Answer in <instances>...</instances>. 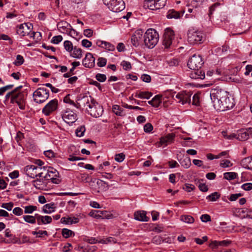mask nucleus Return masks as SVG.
Masks as SVG:
<instances>
[{
    "label": "nucleus",
    "instance_id": "1",
    "mask_svg": "<svg viewBox=\"0 0 252 252\" xmlns=\"http://www.w3.org/2000/svg\"><path fill=\"white\" fill-rule=\"evenodd\" d=\"M210 95L214 108L218 111L231 109L235 105L234 99L229 97L228 92L222 89H212Z\"/></svg>",
    "mask_w": 252,
    "mask_h": 252
},
{
    "label": "nucleus",
    "instance_id": "2",
    "mask_svg": "<svg viewBox=\"0 0 252 252\" xmlns=\"http://www.w3.org/2000/svg\"><path fill=\"white\" fill-rule=\"evenodd\" d=\"M159 36L157 31L153 29L147 30L144 35V42L146 46L149 48H154L158 43Z\"/></svg>",
    "mask_w": 252,
    "mask_h": 252
},
{
    "label": "nucleus",
    "instance_id": "3",
    "mask_svg": "<svg viewBox=\"0 0 252 252\" xmlns=\"http://www.w3.org/2000/svg\"><path fill=\"white\" fill-rule=\"evenodd\" d=\"M203 33L193 28L189 29L188 32V41L190 44H201L203 42Z\"/></svg>",
    "mask_w": 252,
    "mask_h": 252
},
{
    "label": "nucleus",
    "instance_id": "4",
    "mask_svg": "<svg viewBox=\"0 0 252 252\" xmlns=\"http://www.w3.org/2000/svg\"><path fill=\"white\" fill-rule=\"evenodd\" d=\"M32 96L35 102L43 103L49 98V91L43 87L39 88L33 92Z\"/></svg>",
    "mask_w": 252,
    "mask_h": 252
},
{
    "label": "nucleus",
    "instance_id": "5",
    "mask_svg": "<svg viewBox=\"0 0 252 252\" xmlns=\"http://www.w3.org/2000/svg\"><path fill=\"white\" fill-rule=\"evenodd\" d=\"M103 1L104 4L114 12H119L125 8V3L123 0H103Z\"/></svg>",
    "mask_w": 252,
    "mask_h": 252
},
{
    "label": "nucleus",
    "instance_id": "6",
    "mask_svg": "<svg viewBox=\"0 0 252 252\" xmlns=\"http://www.w3.org/2000/svg\"><path fill=\"white\" fill-rule=\"evenodd\" d=\"M166 3V0H145L143 7L145 9L155 10L164 7Z\"/></svg>",
    "mask_w": 252,
    "mask_h": 252
},
{
    "label": "nucleus",
    "instance_id": "7",
    "mask_svg": "<svg viewBox=\"0 0 252 252\" xmlns=\"http://www.w3.org/2000/svg\"><path fill=\"white\" fill-rule=\"evenodd\" d=\"M94 99L90 95L80 94L77 96L76 107L80 109H86V110L90 104H91L92 101Z\"/></svg>",
    "mask_w": 252,
    "mask_h": 252
},
{
    "label": "nucleus",
    "instance_id": "8",
    "mask_svg": "<svg viewBox=\"0 0 252 252\" xmlns=\"http://www.w3.org/2000/svg\"><path fill=\"white\" fill-rule=\"evenodd\" d=\"M86 111L92 116L95 118L101 116L103 113V109L102 106L98 104L94 99L90 104Z\"/></svg>",
    "mask_w": 252,
    "mask_h": 252
},
{
    "label": "nucleus",
    "instance_id": "9",
    "mask_svg": "<svg viewBox=\"0 0 252 252\" xmlns=\"http://www.w3.org/2000/svg\"><path fill=\"white\" fill-rule=\"evenodd\" d=\"M26 94L24 92H15L13 94L11 98V103H17L19 108L24 110L25 108Z\"/></svg>",
    "mask_w": 252,
    "mask_h": 252
},
{
    "label": "nucleus",
    "instance_id": "10",
    "mask_svg": "<svg viewBox=\"0 0 252 252\" xmlns=\"http://www.w3.org/2000/svg\"><path fill=\"white\" fill-rule=\"evenodd\" d=\"M191 95L190 92L183 91L173 95V98L177 103L184 105L190 103Z\"/></svg>",
    "mask_w": 252,
    "mask_h": 252
},
{
    "label": "nucleus",
    "instance_id": "11",
    "mask_svg": "<svg viewBox=\"0 0 252 252\" xmlns=\"http://www.w3.org/2000/svg\"><path fill=\"white\" fill-rule=\"evenodd\" d=\"M203 62L201 56L194 54L189 60L188 66L190 69L201 68Z\"/></svg>",
    "mask_w": 252,
    "mask_h": 252
},
{
    "label": "nucleus",
    "instance_id": "12",
    "mask_svg": "<svg viewBox=\"0 0 252 252\" xmlns=\"http://www.w3.org/2000/svg\"><path fill=\"white\" fill-rule=\"evenodd\" d=\"M174 38V33L173 31L170 29L167 28L164 32L163 36L162 44L165 48H169L172 44V40Z\"/></svg>",
    "mask_w": 252,
    "mask_h": 252
},
{
    "label": "nucleus",
    "instance_id": "13",
    "mask_svg": "<svg viewBox=\"0 0 252 252\" xmlns=\"http://www.w3.org/2000/svg\"><path fill=\"white\" fill-rule=\"evenodd\" d=\"M58 106V101L56 99L50 101L43 108L42 113L46 116L50 115L52 113L55 111Z\"/></svg>",
    "mask_w": 252,
    "mask_h": 252
},
{
    "label": "nucleus",
    "instance_id": "14",
    "mask_svg": "<svg viewBox=\"0 0 252 252\" xmlns=\"http://www.w3.org/2000/svg\"><path fill=\"white\" fill-rule=\"evenodd\" d=\"M48 173L47 175L45 176L46 180H51L53 183L58 184L61 182V180L59 178V172L55 169L52 167L49 166L47 170Z\"/></svg>",
    "mask_w": 252,
    "mask_h": 252
},
{
    "label": "nucleus",
    "instance_id": "15",
    "mask_svg": "<svg viewBox=\"0 0 252 252\" xmlns=\"http://www.w3.org/2000/svg\"><path fill=\"white\" fill-rule=\"evenodd\" d=\"M32 29V24L24 23L20 25L17 29L16 32L21 36L30 34Z\"/></svg>",
    "mask_w": 252,
    "mask_h": 252
},
{
    "label": "nucleus",
    "instance_id": "16",
    "mask_svg": "<svg viewBox=\"0 0 252 252\" xmlns=\"http://www.w3.org/2000/svg\"><path fill=\"white\" fill-rule=\"evenodd\" d=\"M64 121L68 124H72L77 120V115L72 110H66L62 115Z\"/></svg>",
    "mask_w": 252,
    "mask_h": 252
},
{
    "label": "nucleus",
    "instance_id": "17",
    "mask_svg": "<svg viewBox=\"0 0 252 252\" xmlns=\"http://www.w3.org/2000/svg\"><path fill=\"white\" fill-rule=\"evenodd\" d=\"M41 170V167H37L33 165H27L25 168L26 174L32 178H37L38 173Z\"/></svg>",
    "mask_w": 252,
    "mask_h": 252
},
{
    "label": "nucleus",
    "instance_id": "18",
    "mask_svg": "<svg viewBox=\"0 0 252 252\" xmlns=\"http://www.w3.org/2000/svg\"><path fill=\"white\" fill-rule=\"evenodd\" d=\"M82 64L85 67L93 68L95 65V58L91 53H87L83 60Z\"/></svg>",
    "mask_w": 252,
    "mask_h": 252
},
{
    "label": "nucleus",
    "instance_id": "19",
    "mask_svg": "<svg viewBox=\"0 0 252 252\" xmlns=\"http://www.w3.org/2000/svg\"><path fill=\"white\" fill-rule=\"evenodd\" d=\"M143 31L141 30H137L132 35L131 41L132 45L135 47L138 46L142 40Z\"/></svg>",
    "mask_w": 252,
    "mask_h": 252
},
{
    "label": "nucleus",
    "instance_id": "20",
    "mask_svg": "<svg viewBox=\"0 0 252 252\" xmlns=\"http://www.w3.org/2000/svg\"><path fill=\"white\" fill-rule=\"evenodd\" d=\"M47 180H44V178H37L36 179L32 181V185L37 189H45L47 187L48 183Z\"/></svg>",
    "mask_w": 252,
    "mask_h": 252
},
{
    "label": "nucleus",
    "instance_id": "21",
    "mask_svg": "<svg viewBox=\"0 0 252 252\" xmlns=\"http://www.w3.org/2000/svg\"><path fill=\"white\" fill-rule=\"evenodd\" d=\"M175 137V133H169L164 136L160 137L159 140V144L160 145H164L165 146H167L168 144H170L173 142Z\"/></svg>",
    "mask_w": 252,
    "mask_h": 252
},
{
    "label": "nucleus",
    "instance_id": "22",
    "mask_svg": "<svg viewBox=\"0 0 252 252\" xmlns=\"http://www.w3.org/2000/svg\"><path fill=\"white\" fill-rule=\"evenodd\" d=\"M192 70V71L190 73V78L194 79H203L205 78V72L201 68Z\"/></svg>",
    "mask_w": 252,
    "mask_h": 252
},
{
    "label": "nucleus",
    "instance_id": "23",
    "mask_svg": "<svg viewBox=\"0 0 252 252\" xmlns=\"http://www.w3.org/2000/svg\"><path fill=\"white\" fill-rule=\"evenodd\" d=\"M36 217L37 218V222L38 225L50 223L52 220L51 217L48 216H42L36 214Z\"/></svg>",
    "mask_w": 252,
    "mask_h": 252
},
{
    "label": "nucleus",
    "instance_id": "24",
    "mask_svg": "<svg viewBox=\"0 0 252 252\" xmlns=\"http://www.w3.org/2000/svg\"><path fill=\"white\" fill-rule=\"evenodd\" d=\"M134 219L141 221H148L149 218L146 216V212L144 211H137L134 213Z\"/></svg>",
    "mask_w": 252,
    "mask_h": 252
},
{
    "label": "nucleus",
    "instance_id": "25",
    "mask_svg": "<svg viewBox=\"0 0 252 252\" xmlns=\"http://www.w3.org/2000/svg\"><path fill=\"white\" fill-rule=\"evenodd\" d=\"M249 138L248 131L245 129H241L237 134V139L240 141H246Z\"/></svg>",
    "mask_w": 252,
    "mask_h": 252
},
{
    "label": "nucleus",
    "instance_id": "26",
    "mask_svg": "<svg viewBox=\"0 0 252 252\" xmlns=\"http://www.w3.org/2000/svg\"><path fill=\"white\" fill-rule=\"evenodd\" d=\"M103 213H106V212H102L100 210H94L90 212L89 215L90 216L93 217L95 218H101L103 219H108L109 217L108 216H103Z\"/></svg>",
    "mask_w": 252,
    "mask_h": 252
},
{
    "label": "nucleus",
    "instance_id": "27",
    "mask_svg": "<svg viewBox=\"0 0 252 252\" xmlns=\"http://www.w3.org/2000/svg\"><path fill=\"white\" fill-rule=\"evenodd\" d=\"M181 15H182L183 14H182L179 11H176L172 9L168 11L166 17L168 19H178L181 17Z\"/></svg>",
    "mask_w": 252,
    "mask_h": 252
},
{
    "label": "nucleus",
    "instance_id": "28",
    "mask_svg": "<svg viewBox=\"0 0 252 252\" xmlns=\"http://www.w3.org/2000/svg\"><path fill=\"white\" fill-rule=\"evenodd\" d=\"M241 164L244 168L252 170V156L244 158L243 160H242Z\"/></svg>",
    "mask_w": 252,
    "mask_h": 252
},
{
    "label": "nucleus",
    "instance_id": "29",
    "mask_svg": "<svg viewBox=\"0 0 252 252\" xmlns=\"http://www.w3.org/2000/svg\"><path fill=\"white\" fill-rule=\"evenodd\" d=\"M70 56L76 59H81L82 57V50L76 46L74 47L72 51L70 52Z\"/></svg>",
    "mask_w": 252,
    "mask_h": 252
},
{
    "label": "nucleus",
    "instance_id": "30",
    "mask_svg": "<svg viewBox=\"0 0 252 252\" xmlns=\"http://www.w3.org/2000/svg\"><path fill=\"white\" fill-rule=\"evenodd\" d=\"M161 97L159 95H157L151 100L149 101L148 103L154 107H158L161 102Z\"/></svg>",
    "mask_w": 252,
    "mask_h": 252
},
{
    "label": "nucleus",
    "instance_id": "31",
    "mask_svg": "<svg viewBox=\"0 0 252 252\" xmlns=\"http://www.w3.org/2000/svg\"><path fill=\"white\" fill-rule=\"evenodd\" d=\"M61 221L63 223L73 224L78 222L79 219L75 217H63L61 220Z\"/></svg>",
    "mask_w": 252,
    "mask_h": 252
},
{
    "label": "nucleus",
    "instance_id": "32",
    "mask_svg": "<svg viewBox=\"0 0 252 252\" xmlns=\"http://www.w3.org/2000/svg\"><path fill=\"white\" fill-rule=\"evenodd\" d=\"M55 208V204L54 203H49L43 206L42 210L45 213L50 214L54 211Z\"/></svg>",
    "mask_w": 252,
    "mask_h": 252
},
{
    "label": "nucleus",
    "instance_id": "33",
    "mask_svg": "<svg viewBox=\"0 0 252 252\" xmlns=\"http://www.w3.org/2000/svg\"><path fill=\"white\" fill-rule=\"evenodd\" d=\"M230 244V242L227 241H213L210 244V247L212 248H215L219 246H227Z\"/></svg>",
    "mask_w": 252,
    "mask_h": 252
},
{
    "label": "nucleus",
    "instance_id": "34",
    "mask_svg": "<svg viewBox=\"0 0 252 252\" xmlns=\"http://www.w3.org/2000/svg\"><path fill=\"white\" fill-rule=\"evenodd\" d=\"M135 96L142 99H149L152 96V93L149 92H140Z\"/></svg>",
    "mask_w": 252,
    "mask_h": 252
},
{
    "label": "nucleus",
    "instance_id": "35",
    "mask_svg": "<svg viewBox=\"0 0 252 252\" xmlns=\"http://www.w3.org/2000/svg\"><path fill=\"white\" fill-rule=\"evenodd\" d=\"M23 219L26 222L31 224H35L36 223V220L37 221L36 214L34 216L31 215L24 216Z\"/></svg>",
    "mask_w": 252,
    "mask_h": 252
},
{
    "label": "nucleus",
    "instance_id": "36",
    "mask_svg": "<svg viewBox=\"0 0 252 252\" xmlns=\"http://www.w3.org/2000/svg\"><path fill=\"white\" fill-rule=\"evenodd\" d=\"M180 164L185 168H188L191 165L190 159L189 157H186L181 159Z\"/></svg>",
    "mask_w": 252,
    "mask_h": 252
},
{
    "label": "nucleus",
    "instance_id": "37",
    "mask_svg": "<svg viewBox=\"0 0 252 252\" xmlns=\"http://www.w3.org/2000/svg\"><path fill=\"white\" fill-rule=\"evenodd\" d=\"M113 112L117 115L120 116H125V113H124L123 110L117 105H115L113 106L112 107Z\"/></svg>",
    "mask_w": 252,
    "mask_h": 252
},
{
    "label": "nucleus",
    "instance_id": "38",
    "mask_svg": "<svg viewBox=\"0 0 252 252\" xmlns=\"http://www.w3.org/2000/svg\"><path fill=\"white\" fill-rule=\"evenodd\" d=\"M220 197V194L218 192H214L206 197V199L210 201H216Z\"/></svg>",
    "mask_w": 252,
    "mask_h": 252
},
{
    "label": "nucleus",
    "instance_id": "39",
    "mask_svg": "<svg viewBox=\"0 0 252 252\" xmlns=\"http://www.w3.org/2000/svg\"><path fill=\"white\" fill-rule=\"evenodd\" d=\"M57 27L58 29H63L65 30V29H70L71 28V25L64 21H61L57 24Z\"/></svg>",
    "mask_w": 252,
    "mask_h": 252
},
{
    "label": "nucleus",
    "instance_id": "40",
    "mask_svg": "<svg viewBox=\"0 0 252 252\" xmlns=\"http://www.w3.org/2000/svg\"><path fill=\"white\" fill-rule=\"evenodd\" d=\"M180 220L188 223H192L194 221V218L190 215H182Z\"/></svg>",
    "mask_w": 252,
    "mask_h": 252
},
{
    "label": "nucleus",
    "instance_id": "41",
    "mask_svg": "<svg viewBox=\"0 0 252 252\" xmlns=\"http://www.w3.org/2000/svg\"><path fill=\"white\" fill-rule=\"evenodd\" d=\"M62 234L63 236L65 238H68L72 236H74V232L67 228H63L62 231Z\"/></svg>",
    "mask_w": 252,
    "mask_h": 252
},
{
    "label": "nucleus",
    "instance_id": "42",
    "mask_svg": "<svg viewBox=\"0 0 252 252\" xmlns=\"http://www.w3.org/2000/svg\"><path fill=\"white\" fill-rule=\"evenodd\" d=\"M48 169V167L47 166H43L41 167V170L40 171H39L38 173V177L44 178V180H46V178H45V176L47 175V173L48 171H47Z\"/></svg>",
    "mask_w": 252,
    "mask_h": 252
},
{
    "label": "nucleus",
    "instance_id": "43",
    "mask_svg": "<svg viewBox=\"0 0 252 252\" xmlns=\"http://www.w3.org/2000/svg\"><path fill=\"white\" fill-rule=\"evenodd\" d=\"M224 178L228 180H231L236 178L237 174L235 172H226L224 174Z\"/></svg>",
    "mask_w": 252,
    "mask_h": 252
},
{
    "label": "nucleus",
    "instance_id": "44",
    "mask_svg": "<svg viewBox=\"0 0 252 252\" xmlns=\"http://www.w3.org/2000/svg\"><path fill=\"white\" fill-rule=\"evenodd\" d=\"M165 240V239H164L161 236L157 235L153 237L152 242L154 244L159 245L162 242H164Z\"/></svg>",
    "mask_w": 252,
    "mask_h": 252
},
{
    "label": "nucleus",
    "instance_id": "45",
    "mask_svg": "<svg viewBox=\"0 0 252 252\" xmlns=\"http://www.w3.org/2000/svg\"><path fill=\"white\" fill-rule=\"evenodd\" d=\"M24 208V213L25 214H32L33 211L37 210V207L33 205L27 206Z\"/></svg>",
    "mask_w": 252,
    "mask_h": 252
},
{
    "label": "nucleus",
    "instance_id": "46",
    "mask_svg": "<svg viewBox=\"0 0 252 252\" xmlns=\"http://www.w3.org/2000/svg\"><path fill=\"white\" fill-rule=\"evenodd\" d=\"M63 46L65 49L69 52H71L74 48L72 43L68 40H66L64 42Z\"/></svg>",
    "mask_w": 252,
    "mask_h": 252
},
{
    "label": "nucleus",
    "instance_id": "47",
    "mask_svg": "<svg viewBox=\"0 0 252 252\" xmlns=\"http://www.w3.org/2000/svg\"><path fill=\"white\" fill-rule=\"evenodd\" d=\"M86 128L84 126H81L78 127L76 130V134L78 137H81L84 135Z\"/></svg>",
    "mask_w": 252,
    "mask_h": 252
},
{
    "label": "nucleus",
    "instance_id": "48",
    "mask_svg": "<svg viewBox=\"0 0 252 252\" xmlns=\"http://www.w3.org/2000/svg\"><path fill=\"white\" fill-rule=\"evenodd\" d=\"M121 65L122 66L123 68L125 70H129L131 69V64L130 62L123 61L121 63Z\"/></svg>",
    "mask_w": 252,
    "mask_h": 252
},
{
    "label": "nucleus",
    "instance_id": "49",
    "mask_svg": "<svg viewBox=\"0 0 252 252\" xmlns=\"http://www.w3.org/2000/svg\"><path fill=\"white\" fill-rule=\"evenodd\" d=\"M220 166L222 168L229 167L232 166V163L228 159H224L220 161Z\"/></svg>",
    "mask_w": 252,
    "mask_h": 252
},
{
    "label": "nucleus",
    "instance_id": "50",
    "mask_svg": "<svg viewBox=\"0 0 252 252\" xmlns=\"http://www.w3.org/2000/svg\"><path fill=\"white\" fill-rule=\"evenodd\" d=\"M107 63V59L105 58L100 57L97 59V65L99 67L105 66Z\"/></svg>",
    "mask_w": 252,
    "mask_h": 252
},
{
    "label": "nucleus",
    "instance_id": "51",
    "mask_svg": "<svg viewBox=\"0 0 252 252\" xmlns=\"http://www.w3.org/2000/svg\"><path fill=\"white\" fill-rule=\"evenodd\" d=\"M103 48L109 51H113L115 50V46L109 42L104 41Z\"/></svg>",
    "mask_w": 252,
    "mask_h": 252
},
{
    "label": "nucleus",
    "instance_id": "52",
    "mask_svg": "<svg viewBox=\"0 0 252 252\" xmlns=\"http://www.w3.org/2000/svg\"><path fill=\"white\" fill-rule=\"evenodd\" d=\"M24 62V59L20 55H18L16 57V61L15 62L14 64L16 66H19L21 65Z\"/></svg>",
    "mask_w": 252,
    "mask_h": 252
},
{
    "label": "nucleus",
    "instance_id": "53",
    "mask_svg": "<svg viewBox=\"0 0 252 252\" xmlns=\"http://www.w3.org/2000/svg\"><path fill=\"white\" fill-rule=\"evenodd\" d=\"M125 158V155L124 153L116 154L115 160L119 162H122Z\"/></svg>",
    "mask_w": 252,
    "mask_h": 252
},
{
    "label": "nucleus",
    "instance_id": "54",
    "mask_svg": "<svg viewBox=\"0 0 252 252\" xmlns=\"http://www.w3.org/2000/svg\"><path fill=\"white\" fill-rule=\"evenodd\" d=\"M63 39V38L62 35H59L54 36L53 37V38L51 40V42L54 44H58L59 43H60L61 41H62Z\"/></svg>",
    "mask_w": 252,
    "mask_h": 252
},
{
    "label": "nucleus",
    "instance_id": "55",
    "mask_svg": "<svg viewBox=\"0 0 252 252\" xmlns=\"http://www.w3.org/2000/svg\"><path fill=\"white\" fill-rule=\"evenodd\" d=\"M14 204L12 202L2 203L1 205L2 208L6 209L8 211H11L13 207Z\"/></svg>",
    "mask_w": 252,
    "mask_h": 252
},
{
    "label": "nucleus",
    "instance_id": "56",
    "mask_svg": "<svg viewBox=\"0 0 252 252\" xmlns=\"http://www.w3.org/2000/svg\"><path fill=\"white\" fill-rule=\"evenodd\" d=\"M70 96V94H68L67 95H66L63 98L64 102H65L66 103L70 104L76 107V104L74 103V102L73 100H71Z\"/></svg>",
    "mask_w": 252,
    "mask_h": 252
},
{
    "label": "nucleus",
    "instance_id": "57",
    "mask_svg": "<svg viewBox=\"0 0 252 252\" xmlns=\"http://www.w3.org/2000/svg\"><path fill=\"white\" fill-rule=\"evenodd\" d=\"M96 80L100 82H103L106 80V76L103 74L97 73L95 75Z\"/></svg>",
    "mask_w": 252,
    "mask_h": 252
},
{
    "label": "nucleus",
    "instance_id": "58",
    "mask_svg": "<svg viewBox=\"0 0 252 252\" xmlns=\"http://www.w3.org/2000/svg\"><path fill=\"white\" fill-rule=\"evenodd\" d=\"M29 35L30 37L34 39H35V35H38V37L36 38V41L40 40L41 38V34L39 32H34L32 31Z\"/></svg>",
    "mask_w": 252,
    "mask_h": 252
},
{
    "label": "nucleus",
    "instance_id": "59",
    "mask_svg": "<svg viewBox=\"0 0 252 252\" xmlns=\"http://www.w3.org/2000/svg\"><path fill=\"white\" fill-rule=\"evenodd\" d=\"M194 189V186L190 184H186L183 187V189L188 192H190Z\"/></svg>",
    "mask_w": 252,
    "mask_h": 252
},
{
    "label": "nucleus",
    "instance_id": "60",
    "mask_svg": "<svg viewBox=\"0 0 252 252\" xmlns=\"http://www.w3.org/2000/svg\"><path fill=\"white\" fill-rule=\"evenodd\" d=\"M167 63L170 66H177L179 62L177 59H172L166 61Z\"/></svg>",
    "mask_w": 252,
    "mask_h": 252
},
{
    "label": "nucleus",
    "instance_id": "61",
    "mask_svg": "<svg viewBox=\"0 0 252 252\" xmlns=\"http://www.w3.org/2000/svg\"><path fill=\"white\" fill-rule=\"evenodd\" d=\"M242 194L240 193L232 194L229 197V200L231 201H234L236 200L239 197L241 196Z\"/></svg>",
    "mask_w": 252,
    "mask_h": 252
},
{
    "label": "nucleus",
    "instance_id": "62",
    "mask_svg": "<svg viewBox=\"0 0 252 252\" xmlns=\"http://www.w3.org/2000/svg\"><path fill=\"white\" fill-rule=\"evenodd\" d=\"M200 220L202 221L205 222L210 221L211 220L210 216L208 214H204L201 215L200 217Z\"/></svg>",
    "mask_w": 252,
    "mask_h": 252
},
{
    "label": "nucleus",
    "instance_id": "63",
    "mask_svg": "<svg viewBox=\"0 0 252 252\" xmlns=\"http://www.w3.org/2000/svg\"><path fill=\"white\" fill-rule=\"evenodd\" d=\"M141 79L143 81L145 82L146 83H149L151 81V76L146 74H143L141 75Z\"/></svg>",
    "mask_w": 252,
    "mask_h": 252
},
{
    "label": "nucleus",
    "instance_id": "64",
    "mask_svg": "<svg viewBox=\"0 0 252 252\" xmlns=\"http://www.w3.org/2000/svg\"><path fill=\"white\" fill-rule=\"evenodd\" d=\"M192 104L194 105H198L199 104V97L197 94H195L192 97Z\"/></svg>",
    "mask_w": 252,
    "mask_h": 252
}]
</instances>
